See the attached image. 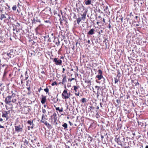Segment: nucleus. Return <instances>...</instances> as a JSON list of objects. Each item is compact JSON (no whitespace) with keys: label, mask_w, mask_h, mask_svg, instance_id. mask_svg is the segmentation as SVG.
I'll return each instance as SVG.
<instances>
[{"label":"nucleus","mask_w":148,"mask_h":148,"mask_svg":"<svg viewBox=\"0 0 148 148\" xmlns=\"http://www.w3.org/2000/svg\"><path fill=\"white\" fill-rule=\"evenodd\" d=\"M138 123L139 125H141V123L140 122H139V121H138Z\"/></svg>","instance_id":"obj_57"},{"label":"nucleus","mask_w":148,"mask_h":148,"mask_svg":"<svg viewBox=\"0 0 148 148\" xmlns=\"http://www.w3.org/2000/svg\"><path fill=\"white\" fill-rule=\"evenodd\" d=\"M111 27V25H110V24H109V26L108 27V28H109L110 29Z\"/></svg>","instance_id":"obj_63"},{"label":"nucleus","mask_w":148,"mask_h":148,"mask_svg":"<svg viewBox=\"0 0 148 148\" xmlns=\"http://www.w3.org/2000/svg\"><path fill=\"white\" fill-rule=\"evenodd\" d=\"M56 110H58L60 112H63V108H61L60 109L59 107H57L56 108Z\"/></svg>","instance_id":"obj_20"},{"label":"nucleus","mask_w":148,"mask_h":148,"mask_svg":"<svg viewBox=\"0 0 148 148\" xmlns=\"http://www.w3.org/2000/svg\"><path fill=\"white\" fill-rule=\"evenodd\" d=\"M134 84H135V86H139V83L138 82V81H136V82H135L134 83Z\"/></svg>","instance_id":"obj_36"},{"label":"nucleus","mask_w":148,"mask_h":148,"mask_svg":"<svg viewBox=\"0 0 148 148\" xmlns=\"http://www.w3.org/2000/svg\"><path fill=\"white\" fill-rule=\"evenodd\" d=\"M85 3L87 5H90L92 3L91 0H85L84 1Z\"/></svg>","instance_id":"obj_13"},{"label":"nucleus","mask_w":148,"mask_h":148,"mask_svg":"<svg viewBox=\"0 0 148 148\" xmlns=\"http://www.w3.org/2000/svg\"><path fill=\"white\" fill-rule=\"evenodd\" d=\"M103 30H101L100 31V32H99V33H99V35L100 34L101 32V33H103Z\"/></svg>","instance_id":"obj_47"},{"label":"nucleus","mask_w":148,"mask_h":148,"mask_svg":"<svg viewBox=\"0 0 148 148\" xmlns=\"http://www.w3.org/2000/svg\"><path fill=\"white\" fill-rule=\"evenodd\" d=\"M73 87L74 88V90H75V92H77V89H78L79 88V86H73Z\"/></svg>","instance_id":"obj_24"},{"label":"nucleus","mask_w":148,"mask_h":148,"mask_svg":"<svg viewBox=\"0 0 148 148\" xmlns=\"http://www.w3.org/2000/svg\"><path fill=\"white\" fill-rule=\"evenodd\" d=\"M27 74V71H26V72H25V76H26V77H25V80H26L28 78V75H26V74Z\"/></svg>","instance_id":"obj_41"},{"label":"nucleus","mask_w":148,"mask_h":148,"mask_svg":"<svg viewBox=\"0 0 148 148\" xmlns=\"http://www.w3.org/2000/svg\"><path fill=\"white\" fill-rule=\"evenodd\" d=\"M39 17L40 18V19H38V22H39V23H40L41 22V21H43V18H42L41 17V16H40V14L39 15Z\"/></svg>","instance_id":"obj_28"},{"label":"nucleus","mask_w":148,"mask_h":148,"mask_svg":"<svg viewBox=\"0 0 148 148\" xmlns=\"http://www.w3.org/2000/svg\"><path fill=\"white\" fill-rule=\"evenodd\" d=\"M101 88H98L97 89V91H100L101 90Z\"/></svg>","instance_id":"obj_59"},{"label":"nucleus","mask_w":148,"mask_h":148,"mask_svg":"<svg viewBox=\"0 0 148 148\" xmlns=\"http://www.w3.org/2000/svg\"><path fill=\"white\" fill-rule=\"evenodd\" d=\"M43 25L40 24L38 27V36L40 42L45 41L46 38L48 37L45 36L44 32L41 29L43 28Z\"/></svg>","instance_id":"obj_1"},{"label":"nucleus","mask_w":148,"mask_h":148,"mask_svg":"<svg viewBox=\"0 0 148 148\" xmlns=\"http://www.w3.org/2000/svg\"><path fill=\"white\" fill-rule=\"evenodd\" d=\"M7 68V66H6V67L4 71L3 75V77H5L6 76V74L7 73V71H6V69Z\"/></svg>","instance_id":"obj_22"},{"label":"nucleus","mask_w":148,"mask_h":148,"mask_svg":"<svg viewBox=\"0 0 148 148\" xmlns=\"http://www.w3.org/2000/svg\"><path fill=\"white\" fill-rule=\"evenodd\" d=\"M45 22L46 23H51V22H50L49 21L47 20V21H45Z\"/></svg>","instance_id":"obj_52"},{"label":"nucleus","mask_w":148,"mask_h":148,"mask_svg":"<svg viewBox=\"0 0 148 148\" xmlns=\"http://www.w3.org/2000/svg\"><path fill=\"white\" fill-rule=\"evenodd\" d=\"M32 142L34 143H37L36 142V138H35L33 139L32 140Z\"/></svg>","instance_id":"obj_33"},{"label":"nucleus","mask_w":148,"mask_h":148,"mask_svg":"<svg viewBox=\"0 0 148 148\" xmlns=\"http://www.w3.org/2000/svg\"><path fill=\"white\" fill-rule=\"evenodd\" d=\"M42 119L41 120V121L42 122L44 123L45 125H46L48 128L50 129L51 128V125L49 123H48L47 121H45V122H44V121H42Z\"/></svg>","instance_id":"obj_11"},{"label":"nucleus","mask_w":148,"mask_h":148,"mask_svg":"<svg viewBox=\"0 0 148 148\" xmlns=\"http://www.w3.org/2000/svg\"><path fill=\"white\" fill-rule=\"evenodd\" d=\"M29 140L28 139H25L24 141V144L25 145H29L28 143L29 142Z\"/></svg>","instance_id":"obj_18"},{"label":"nucleus","mask_w":148,"mask_h":148,"mask_svg":"<svg viewBox=\"0 0 148 148\" xmlns=\"http://www.w3.org/2000/svg\"><path fill=\"white\" fill-rule=\"evenodd\" d=\"M95 88H100V87L98 86H95Z\"/></svg>","instance_id":"obj_61"},{"label":"nucleus","mask_w":148,"mask_h":148,"mask_svg":"<svg viewBox=\"0 0 148 148\" xmlns=\"http://www.w3.org/2000/svg\"><path fill=\"white\" fill-rule=\"evenodd\" d=\"M11 93H12V95H11L10 96L11 97V98L12 99L14 98L16 94L13 93V92H12V91H11Z\"/></svg>","instance_id":"obj_25"},{"label":"nucleus","mask_w":148,"mask_h":148,"mask_svg":"<svg viewBox=\"0 0 148 148\" xmlns=\"http://www.w3.org/2000/svg\"><path fill=\"white\" fill-rule=\"evenodd\" d=\"M62 95L63 99H67L69 98L70 96V92L69 93H68L67 90H64L62 92Z\"/></svg>","instance_id":"obj_3"},{"label":"nucleus","mask_w":148,"mask_h":148,"mask_svg":"<svg viewBox=\"0 0 148 148\" xmlns=\"http://www.w3.org/2000/svg\"><path fill=\"white\" fill-rule=\"evenodd\" d=\"M44 90L47 93L49 92V90L47 88L44 89Z\"/></svg>","instance_id":"obj_39"},{"label":"nucleus","mask_w":148,"mask_h":148,"mask_svg":"<svg viewBox=\"0 0 148 148\" xmlns=\"http://www.w3.org/2000/svg\"><path fill=\"white\" fill-rule=\"evenodd\" d=\"M86 14H83L82 15V17H81V19L82 20H84L85 18H86Z\"/></svg>","instance_id":"obj_26"},{"label":"nucleus","mask_w":148,"mask_h":148,"mask_svg":"<svg viewBox=\"0 0 148 148\" xmlns=\"http://www.w3.org/2000/svg\"><path fill=\"white\" fill-rule=\"evenodd\" d=\"M58 0H55V5H56L57 4H58Z\"/></svg>","instance_id":"obj_46"},{"label":"nucleus","mask_w":148,"mask_h":148,"mask_svg":"<svg viewBox=\"0 0 148 148\" xmlns=\"http://www.w3.org/2000/svg\"><path fill=\"white\" fill-rule=\"evenodd\" d=\"M69 124H70V125L71 126L72 125H73L72 123L70 121H69Z\"/></svg>","instance_id":"obj_54"},{"label":"nucleus","mask_w":148,"mask_h":148,"mask_svg":"<svg viewBox=\"0 0 148 148\" xmlns=\"http://www.w3.org/2000/svg\"><path fill=\"white\" fill-rule=\"evenodd\" d=\"M146 5L147 6V8L148 9V1L146 4Z\"/></svg>","instance_id":"obj_60"},{"label":"nucleus","mask_w":148,"mask_h":148,"mask_svg":"<svg viewBox=\"0 0 148 148\" xmlns=\"http://www.w3.org/2000/svg\"><path fill=\"white\" fill-rule=\"evenodd\" d=\"M104 10L107 12V10L108 9V7L107 6H104L103 7Z\"/></svg>","instance_id":"obj_29"},{"label":"nucleus","mask_w":148,"mask_h":148,"mask_svg":"<svg viewBox=\"0 0 148 148\" xmlns=\"http://www.w3.org/2000/svg\"><path fill=\"white\" fill-rule=\"evenodd\" d=\"M52 117H53V118L51 119L52 121H53L55 123L57 120L56 114V113H54L53 115L51 116V117L52 118Z\"/></svg>","instance_id":"obj_9"},{"label":"nucleus","mask_w":148,"mask_h":148,"mask_svg":"<svg viewBox=\"0 0 148 148\" xmlns=\"http://www.w3.org/2000/svg\"><path fill=\"white\" fill-rule=\"evenodd\" d=\"M82 103H84L86 102V99L85 98H83L82 100Z\"/></svg>","instance_id":"obj_32"},{"label":"nucleus","mask_w":148,"mask_h":148,"mask_svg":"<svg viewBox=\"0 0 148 148\" xmlns=\"http://www.w3.org/2000/svg\"><path fill=\"white\" fill-rule=\"evenodd\" d=\"M46 112V110L45 109H43L42 110V112L43 113H45Z\"/></svg>","instance_id":"obj_48"},{"label":"nucleus","mask_w":148,"mask_h":148,"mask_svg":"<svg viewBox=\"0 0 148 148\" xmlns=\"http://www.w3.org/2000/svg\"><path fill=\"white\" fill-rule=\"evenodd\" d=\"M100 91H97V98L99 96V95H100Z\"/></svg>","instance_id":"obj_38"},{"label":"nucleus","mask_w":148,"mask_h":148,"mask_svg":"<svg viewBox=\"0 0 148 148\" xmlns=\"http://www.w3.org/2000/svg\"><path fill=\"white\" fill-rule=\"evenodd\" d=\"M62 126L64 127V129H65L67 127V124L66 123H64L62 125Z\"/></svg>","instance_id":"obj_27"},{"label":"nucleus","mask_w":148,"mask_h":148,"mask_svg":"<svg viewBox=\"0 0 148 148\" xmlns=\"http://www.w3.org/2000/svg\"><path fill=\"white\" fill-rule=\"evenodd\" d=\"M98 72L99 75H102V72L101 70H99Z\"/></svg>","instance_id":"obj_35"},{"label":"nucleus","mask_w":148,"mask_h":148,"mask_svg":"<svg viewBox=\"0 0 148 148\" xmlns=\"http://www.w3.org/2000/svg\"><path fill=\"white\" fill-rule=\"evenodd\" d=\"M8 113L7 111H5L4 112H3V114L2 115V116L3 117L7 118L8 117Z\"/></svg>","instance_id":"obj_15"},{"label":"nucleus","mask_w":148,"mask_h":148,"mask_svg":"<svg viewBox=\"0 0 148 148\" xmlns=\"http://www.w3.org/2000/svg\"><path fill=\"white\" fill-rule=\"evenodd\" d=\"M41 90H43V89L41 87H40L39 89L38 90L39 92H40Z\"/></svg>","instance_id":"obj_49"},{"label":"nucleus","mask_w":148,"mask_h":148,"mask_svg":"<svg viewBox=\"0 0 148 148\" xmlns=\"http://www.w3.org/2000/svg\"><path fill=\"white\" fill-rule=\"evenodd\" d=\"M6 18V16H5V15L3 14H1V16H0V19H1V20H2L3 18Z\"/></svg>","instance_id":"obj_23"},{"label":"nucleus","mask_w":148,"mask_h":148,"mask_svg":"<svg viewBox=\"0 0 148 148\" xmlns=\"http://www.w3.org/2000/svg\"><path fill=\"white\" fill-rule=\"evenodd\" d=\"M3 6L2 5L0 4V11L2 12L3 9Z\"/></svg>","instance_id":"obj_34"},{"label":"nucleus","mask_w":148,"mask_h":148,"mask_svg":"<svg viewBox=\"0 0 148 148\" xmlns=\"http://www.w3.org/2000/svg\"><path fill=\"white\" fill-rule=\"evenodd\" d=\"M66 82V76L65 75L63 79L62 80V84L64 85L65 83Z\"/></svg>","instance_id":"obj_16"},{"label":"nucleus","mask_w":148,"mask_h":148,"mask_svg":"<svg viewBox=\"0 0 148 148\" xmlns=\"http://www.w3.org/2000/svg\"><path fill=\"white\" fill-rule=\"evenodd\" d=\"M16 101V99L11 98V97L10 96H8L6 97L5 99V102L6 104H9L11 102L13 103H15Z\"/></svg>","instance_id":"obj_2"},{"label":"nucleus","mask_w":148,"mask_h":148,"mask_svg":"<svg viewBox=\"0 0 148 148\" xmlns=\"http://www.w3.org/2000/svg\"><path fill=\"white\" fill-rule=\"evenodd\" d=\"M30 81H29V80L27 81L26 85L27 87L30 86Z\"/></svg>","instance_id":"obj_30"},{"label":"nucleus","mask_w":148,"mask_h":148,"mask_svg":"<svg viewBox=\"0 0 148 148\" xmlns=\"http://www.w3.org/2000/svg\"><path fill=\"white\" fill-rule=\"evenodd\" d=\"M53 59V61L55 63L56 65H60L62 63V61L60 59H59L58 58H52Z\"/></svg>","instance_id":"obj_5"},{"label":"nucleus","mask_w":148,"mask_h":148,"mask_svg":"<svg viewBox=\"0 0 148 148\" xmlns=\"http://www.w3.org/2000/svg\"><path fill=\"white\" fill-rule=\"evenodd\" d=\"M16 5L13 6L12 8V9L13 10H16Z\"/></svg>","instance_id":"obj_37"},{"label":"nucleus","mask_w":148,"mask_h":148,"mask_svg":"<svg viewBox=\"0 0 148 148\" xmlns=\"http://www.w3.org/2000/svg\"><path fill=\"white\" fill-rule=\"evenodd\" d=\"M73 146L75 147V148H81L82 146L81 145H78L77 144H73Z\"/></svg>","instance_id":"obj_17"},{"label":"nucleus","mask_w":148,"mask_h":148,"mask_svg":"<svg viewBox=\"0 0 148 148\" xmlns=\"http://www.w3.org/2000/svg\"><path fill=\"white\" fill-rule=\"evenodd\" d=\"M108 40L107 38H105L104 40L103 41V42H105V44L106 45V47H107V43H108Z\"/></svg>","instance_id":"obj_21"},{"label":"nucleus","mask_w":148,"mask_h":148,"mask_svg":"<svg viewBox=\"0 0 148 148\" xmlns=\"http://www.w3.org/2000/svg\"><path fill=\"white\" fill-rule=\"evenodd\" d=\"M82 19H81V18L80 17H79L77 18V24H79V22L81 21Z\"/></svg>","instance_id":"obj_31"},{"label":"nucleus","mask_w":148,"mask_h":148,"mask_svg":"<svg viewBox=\"0 0 148 148\" xmlns=\"http://www.w3.org/2000/svg\"><path fill=\"white\" fill-rule=\"evenodd\" d=\"M96 78H97L99 80H100L101 79H103V82L105 83V79L104 78L102 75H98L96 76Z\"/></svg>","instance_id":"obj_10"},{"label":"nucleus","mask_w":148,"mask_h":148,"mask_svg":"<svg viewBox=\"0 0 148 148\" xmlns=\"http://www.w3.org/2000/svg\"><path fill=\"white\" fill-rule=\"evenodd\" d=\"M57 83L56 82H53L52 84H51V85L52 86H54L55 85H57Z\"/></svg>","instance_id":"obj_40"},{"label":"nucleus","mask_w":148,"mask_h":148,"mask_svg":"<svg viewBox=\"0 0 148 148\" xmlns=\"http://www.w3.org/2000/svg\"><path fill=\"white\" fill-rule=\"evenodd\" d=\"M95 32V30L93 28H92L87 33V34L89 35H92L94 34Z\"/></svg>","instance_id":"obj_8"},{"label":"nucleus","mask_w":148,"mask_h":148,"mask_svg":"<svg viewBox=\"0 0 148 148\" xmlns=\"http://www.w3.org/2000/svg\"><path fill=\"white\" fill-rule=\"evenodd\" d=\"M1 66H2V67H3L4 66H6V65L5 64H4L3 65H2L1 64Z\"/></svg>","instance_id":"obj_62"},{"label":"nucleus","mask_w":148,"mask_h":148,"mask_svg":"<svg viewBox=\"0 0 148 148\" xmlns=\"http://www.w3.org/2000/svg\"><path fill=\"white\" fill-rule=\"evenodd\" d=\"M79 92H78L77 93H75V95H76L78 96H79Z\"/></svg>","instance_id":"obj_50"},{"label":"nucleus","mask_w":148,"mask_h":148,"mask_svg":"<svg viewBox=\"0 0 148 148\" xmlns=\"http://www.w3.org/2000/svg\"><path fill=\"white\" fill-rule=\"evenodd\" d=\"M15 131L17 132H23V126L21 125H18L15 126Z\"/></svg>","instance_id":"obj_4"},{"label":"nucleus","mask_w":148,"mask_h":148,"mask_svg":"<svg viewBox=\"0 0 148 148\" xmlns=\"http://www.w3.org/2000/svg\"><path fill=\"white\" fill-rule=\"evenodd\" d=\"M65 70V69L64 68H63L62 69V73H64V71Z\"/></svg>","instance_id":"obj_55"},{"label":"nucleus","mask_w":148,"mask_h":148,"mask_svg":"<svg viewBox=\"0 0 148 148\" xmlns=\"http://www.w3.org/2000/svg\"><path fill=\"white\" fill-rule=\"evenodd\" d=\"M27 90L28 91H29L30 90V87H27Z\"/></svg>","instance_id":"obj_51"},{"label":"nucleus","mask_w":148,"mask_h":148,"mask_svg":"<svg viewBox=\"0 0 148 148\" xmlns=\"http://www.w3.org/2000/svg\"><path fill=\"white\" fill-rule=\"evenodd\" d=\"M42 98L41 99V102L42 104H44L45 103L46 101V97L45 96H44L43 95H42Z\"/></svg>","instance_id":"obj_12"},{"label":"nucleus","mask_w":148,"mask_h":148,"mask_svg":"<svg viewBox=\"0 0 148 148\" xmlns=\"http://www.w3.org/2000/svg\"><path fill=\"white\" fill-rule=\"evenodd\" d=\"M114 78L115 80V83L116 84L118 82L119 80L116 78Z\"/></svg>","instance_id":"obj_42"},{"label":"nucleus","mask_w":148,"mask_h":148,"mask_svg":"<svg viewBox=\"0 0 148 148\" xmlns=\"http://www.w3.org/2000/svg\"><path fill=\"white\" fill-rule=\"evenodd\" d=\"M5 41V38L3 37L0 35V42L3 43Z\"/></svg>","instance_id":"obj_14"},{"label":"nucleus","mask_w":148,"mask_h":148,"mask_svg":"<svg viewBox=\"0 0 148 148\" xmlns=\"http://www.w3.org/2000/svg\"><path fill=\"white\" fill-rule=\"evenodd\" d=\"M32 23L33 24H36V22H37V19L36 20L34 18H33L32 19Z\"/></svg>","instance_id":"obj_19"},{"label":"nucleus","mask_w":148,"mask_h":148,"mask_svg":"<svg viewBox=\"0 0 148 148\" xmlns=\"http://www.w3.org/2000/svg\"><path fill=\"white\" fill-rule=\"evenodd\" d=\"M13 49H10V51H8L7 52V55L10 58H12L14 56V55L13 54Z\"/></svg>","instance_id":"obj_7"},{"label":"nucleus","mask_w":148,"mask_h":148,"mask_svg":"<svg viewBox=\"0 0 148 148\" xmlns=\"http://www.w3.org/2000/svg\"><path fill=\"white\" fill-rule=\"evenodd\" d=\"M27 123L28 124H30V125H31L32 123V121H27Z\"/></svg>","instance_id":"obj_44"},{"label":"nucleus","mask_w":148,"mask_h":148,"mask_svg":"<svg viewBox=\"0 0 148 148\" xmlns=\"http://www.w3.org/2000/svg\"><path fill=\"white\" fill-rule=\"evenodd\" d=\"M42 54V53H40L39 52H38V55H39L40 56Z\"/></svg>","instance_id":"obj_56"},{"label":"nucleus","mask_w":148,"mask_h":148,"mask_svg":"<svg viewBox=\"0 0 148 148\" xmlns=\"http://www.w3.org/2000/svg\"><path fill=\"white\" fill-rule=\"evenodd\" d=\"M74 78H72L71 79H69V80H70L71 81L72 80H74Z\"/></svg>","instance_id":"obj_53"},{"label":"nucleus","mask_w":148,"mask_h":148,"mask_svg":"<svg viewBox=\"0 0 148 148\" xmlns=\"http://www.w3.org/2000/svg\"><path fill=\"white\" fill-rule=\"evenodd\" d=\"M121 73L120 72H119V70L118 71V74L117 76H119V77H120L121 76Z\"/></svg>","instance_id":"obj_43"},{"label":"nucleus","mask_w":148,"mask_h":148,"mask_svg":"<svg viewBox=\"0 0 148 148\" xmlns=\"http://www.w3.org/2000/svg\"><path fill=\"white\" fill-rule=\"evenodd\" d=\"M116 102L118 104H119L121 103V101L119 99H117Z\"/></svg>","instance_id":"obj_45"},{"label":"nucleus","mask_w":148,"mask_h":148,"mask_svg":"<svg viewBox=\"0 0 148 148\" xmlns=\"http://www.w3.org/2000/svg\"><path fill=\"white\" fill-rule=\"evenodd\" d=\"M65 146L66 148H70V147L67 145H66Z\"/></svg>","instance_id":"obj_58"},{"label":"nucleus","mask_w":148,"mask_h":148,"mask_svg":"<svg viewBox=\"0 0 148 148\" xmlns=\"http://www.w3.org/2000/svg\"><path fill=\"white\" fill-rule=\"evenodd\" d=\"M45 5V3L43 2H41L40 3V4H38V9H40V11H42L44 10V6Z\"/></svg>","instance_id":"obj_6"},{"label":"nucleus","mask_w":148,"mask_h":148,"mask_svg":"<svg viewBox=\"0 0 148 148\" xmlns=\"http://www.w3.org/2000/svg\"><path fill=\"white\" fill-rule=\"evenodd\" d=\"M51 147H52V146H51L50 145L48 147V148H52Z\"/></svg>","instance_id":"obj_64"}]
</instances>
